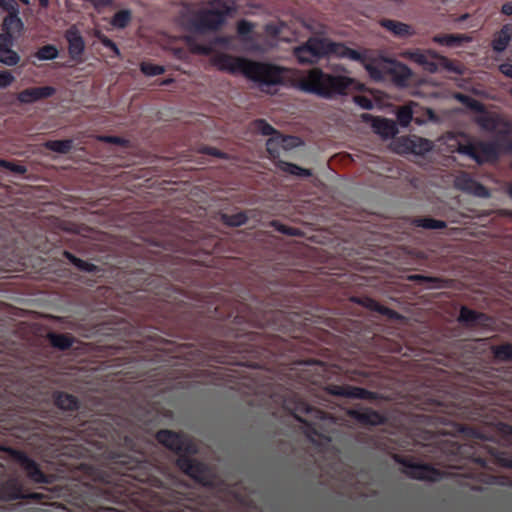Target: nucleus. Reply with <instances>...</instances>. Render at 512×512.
Masks as SVG:
<instances>
[{"label":"nucleus","mask_w":512,"mask_h":512,"mask_svg":"<svg viewBox=\"0 0 512 512\" xmlns=\"http://www.w3.org/2000/svg\"><path fill=\"white\" fill-rule=\"evenodd\" d=\"M123 445L134 453L117 455L114 460L118 476L106 481L104 499L131 501L145 512H218L210 508L199 496H194L187 482L176 477L167 480L173 487L157 475L159 471L144 459L141 446L143 441L128 435Z\"/></svg>","instance_id":"obj_1"},{"label":"nucleus","mask_w":512,"mask_h":512,"mask_svg":"<svg viewBox=\"0 0 512 512\" xmlns=\"http://www.w3.org/2000/svg\"><path fill=\"white\" fill-rule=\"evenodd\" d=\"M215 318L222 321L225 337L222 342L223 363H232L260 369L268 359L279 353L282 341L273 334L256 332L253 328L288 332L291 328L290 317L281 310H261L251 304L236 302L224 313L215 307Z\"/></svg>","instance_id":"obj_2"},{"label":"nucleus","mask_w":512,"mask_h":512,"mask_svg":"<svg viewBox=\"0 0 512 512\" xmlns=\"http://www.w3.org/2000/svg\"><path fill=\"white\" fill-rule=\"evenodd\" d=\"M156 441L178 456L175 461L176 467L193 482L210 491L224 490L223 480L216 475L212 467L203 461L192 458L198 454V446L190 436L183 432L161 429L156 432Z\"/></svg>","instance_id":"obj_3"},{"label":"nucleus","mask_w":512,"mask_h":512,"mask_svg":"<svg viewBox=\"0 0 512 512\" xmlns=\"http://www.w3.org/2000/svg\"><path fill=\"white\" fill-rule=\"evenodd\" d=\"M212 65L221 72L241 74L261 87H275L283 84L287 68L270 62H259L243 57L219 53L212 58Z\"/></svg>","instance_id":"obj_4"},{"label":"nucleus","mask_w":512,"mask_h":512,"mask_svg":"<svg viewBox=\"0 0 512 512\" xmlns=\"http://www.w3.org/2000/svg\"><path fill=\"white\" fill-rule=\"evenodd\" d=\"M353 83L354 80L350 77L330 75L319 68H313L298 79L297 88L322 99H333L338 95H345Z\"/></svg>","instance_id":"obj_5"},{"label":"nucleus","mask_w":512,"mask_h":512,"mask_svg":"<svg viewBox=\"0 0 512 512\" xmlns=\"http://www.w3.org/2000/svg\"><path fill=\"white\" fill-rule=\"evenodd\" d=\"M211 8H202L193 12L189 18L190 31L198 35H206L208 33H216L230 17L237 7L234 0H209Z\"/></svg>","instance_id":"obj_6"},{"label":"nucleus","mask_w":512,"mask_h":512,"mask_svg":"<svg viewBox=\"0 0 512 512\" xmlns=\"http://www.w3.org/2000/svg\"><path fill=\"white\" fill-rule=\"evenodd\" d=\"M442 452L445 454V465L453 468H459V460L464 458L478 465L482 469H488L487 457L477 454L476 448L472 445L458 444L456 442L443 443Z\"/></svg>","instance_id":"obj_7"},{"label":"nucleus","mask_w":512,"mask_h":512,"mask_svg":"<svg viewBox=\"0 0 512 512\" xmlns=\"http://www.w3.org/2000/svg\"><path fill=\"white\" fill-rule=\"evenodd\" d=\"M393 460L403 467V474L418 480L438 482L443 478V472L430 464L418 463L410 456L395 455Z\"/></svg>","instance_id":"obj_8"},{"label":"nucleus","mask_w":512,"mask_h":512,"mask_svg":"<svg viewBox=\"0 0 512 512\" xmlns=\"http://www.w3.org/2000/svg\"><path fill=\"white\" fill-rule=\"evenodd\" d=\"M292 54L300 65H315L327 56L326 38L312 36L308 41L293 48Z\"/></svg>","instance_id":"obj_9"},{"label":"nucleus","mask_w":512,"mask_h":512,"mask_svg":"<svg viewBox=\"0 0 512 512\" xmlns=\"http://www.w3.org/2000/svg\"><path fill=\"white\" fill-rule=\"evenodd\" d=\"M456 99L461 101V103L468 108H471L472 110L479 113V115L475 117V124L478 125L481 130L487 133H493L501 125V117L496 113L488 112L485 110V107H483L482 103L478 102L477 100L461 93L456 95Z\"/></svg>","instance_id":"obj_10"},{"label":"nucleus","mask_w":512,"mask_h":512,"mask_svg":"<svg viewBox=\"0 0 512 512\" xmlns=\"http://www.w3.org/2000/svg\"><path fill=\"white\" fill-rule=\"evenodd\" d=\"M406 58L417 63L429 73H435L438 65L452 71V62L444 56H439L437 52L431 50L413 49L406 52Z\"/></svg>","instance_id":"obj_11"},{"label":"nucleus","mask_w":512,"mask_h":512,"mask_svg":"<svg viewBox=\"0 0 512 512\" xmlns=\"http://www.w3.org/2000/svg\"><path fill=\"white\" fill-rule=\"evenodd\" d=\"M326 392L331 396L348 399H362L369 401L379 399V394L374 391L348 384H330L326 386Z\"/></svg>","instance_id":"obj_12"},{"label":"nucleus","mask_w":512,"mask_h":512,"mask_svg":"<svg viewBox=\"0 0 512 512\" xmlns=\"http://www.w3.org/2000/svg\"><path fill=\"white\" fill-rule=\"evenodd\" d=\"M293 417L297 419V421L301 422L308 428V432L318 436V430H316V423L311 421H307L304 418L301 417V415H305L310 417L311 419L318 420V421H325L327 417V413L317 409L313 406L308 405L306 402L298 399L297 402H295V408H293L292 412Z\"/></svg>","instance_id":"obj_13"},{"label":"nucleus","mask_w":512,"mask_h":512,"mask_svg":"<svg viewBox=\"0 0 512 512\" xmlns=\"http://www.w3.org/2000/svg\"><path fill=\"white\" fill-rule=\"evenodd\" d=\"M347 415L354 422L364 427L382 426L387 422V418L382 413L370 407H361L360 405L348 409Z\"/></svg>","instance_id":"obj_14"},{"label":"nucleus","mask_w":512,"mask_h":512,"mask_svg":"<svg viewBox=\"0 0 512 512\" xmlns=\"http://www.w3.org/2000/svg\"><path fill=\"white\" fill-rule=\"evenodd\" d=\"M253 129L254 131L264 135V136H275L267 140V152L272 157H276L279 154L277 147L279 144L283 145L285 141H287L286 137H282L276 131V129L269 124L265 119H257L253 121Z\"/></svg>","instance_id":"obj_15"},{"label":"nucleus","mask_w":512,"mask_h":512,"mask_svg":"<svg viewBox=\"0 0 512 512\" xmlns=\"http://www.w3.org/2000/svg\"><path fill=\"white\" fill-rule=\"evenodd\" d=\"M27 498L18 476H10L0 482V500L15 501Z\"/></svg>","instance_id":"obj_16"},{"label":"nucleus","mask_w":512,"mask_h":512,"mask_svg":"<svg viewBox=\"0 0 512 512\" xmlns=\"http://www.w3.org/2000/svg\"><path fill=\"white\" fill-rule=\"evenodd\" d=\"M456 188L475 197L487 199L490 191L482 183L476 181L468 173L464 172L456 178Z\"/></svg>","instance_id":"obj_17"},{"label":"nucleus","mask_w":512,"mask_h":512,"mask_svg":"<svg viewBox=\"0 0 512 512\" xmlns=\"http://www.w3.org/2000/svg\"><path fill=\"white\" fill-rule=\"evenodd\" d=\"M54 94L55 88L52 86L29 87L18 92L17 101L21 104H32L50 98Z\"/></svg>","instance_id":"obj_18"},{"label":"nucleus","mask_w":512,"mask_h":512,"mask_svg":"<svg viewBox=\"0 0 512 512\" xmlns=\"http://www.w3.org/2000/svg\"><path fill=\"white\" fill-rule=\"evenodd\" d=\"M326 51L329 55H334L339 58L349 59L357 63H364L366 60L365 54L347 47L343 43H335L326 39Z\"/></svg>","instance_id":"obj_19"},{"label":"nucleus","mask_w":512,"mask_h":512,"mask_svg":"<svg viewBox=\"0 0 512 512\" xmlns=\"http://www.w3.org/2000/svg\"><path fill=\"white\" fill-rule=\"evenodd\" d=\"M65 40L68 43V56L72 60L79 62L82 60L83 51H85V42L76 27L72 26L65 31Z\"/></svg>","instance_id":"obj_20"},{"label":"nucleus","mask_w":512,"mask_h":512,"mask_svg":"<svg viewBox=\"0 0 512 512\" xmlns=\"http://www.w3.org/2000/svg\"><path fill=\"white\" fill-rule=\"evenodd\" d=\"M379 25H381L382 28H385L387 31H389V33L396 38L406 39L408 37L415 35V31L413 30L411 25L405 24L397 20H390L384 18L381 21H379Z\"/></svg>","instance_id":"obj_21"},{"label":"nucleus","mask_w":512,"mask_h":512,"mask_svg":"<svg viewBox=\"0 0 512 512\" xmlns=\"http://www.w3.org/2000/svg\"><path fill=\"white\" fill-rule=\"evenodd\" d=\"M129 282H135L132 284V287L139 291H152L154 289V283L162 282V278L148 274L143 270H136L132 272Z\"/></svg>","instance_id":"obj_22"},{"label":"nucleus","mask_w":512,"mask_h":512,"mask_svg":"<svg viewBox=\"0 0 512 512\" xmlns=\"http://www.w3.org/2000/svg\"><path fill=\"white\" fill-rule=\"evenodd\" d=\"M53 403L56 408L63 412H75L79 410V400L76 398V396L66 391L54 392Z\"/></svg>","instance_id":"obj_23"},{"label":"nucleus","mask_w":512,"mask_h":512,"mask_svg":"<svg viewBox=\"0 0 512 512\" xmlns=\"http://www.w3.org/2000/svg\"><path fill=\"white\" fill-rule=\"evenodd\" d=\"M10 47H12V36L0 35V62L12 67L18 64L19 55Z\"/></svg>","instance_id":"obj_24"},{"label":"nucleus","mask_w":512,"mask_h":512,"mask_svg":"<svg viewBox=\"0 0 512 512\" xmlns=\"http://www.w3.org/2000/svg\"><path fill=\"white\" fill-rule=\"evenodd\" d=\"M353 301L365 306V308H367L368 310L383 315L389 319L397 320L399 319V317H401L397 311H394L380 304L379 302L370 297L354 298Z\"/></svg>","instance_id":"obj_25"},{"label":"nucleus","mask_w":512,"mask_h":512,"mask_svg":"<svg viewBox=\"0 0 512 512\" xmlns=\"http://www.w3.org/2000/svg\"><path fill=\"white\" fill-rule=\"evenodd\" d=\"M512 40V25L504 24L503 27L498 30L492 39V50L497 53H502L507 49Z\"/></svg>","instance_id":"obj_26"},{"label":"nucleus","mask_w":512,"mask_h":512,"mask_svg":"<svg viewBox=\"0 0 512 512\" xmlns=\"http://www.w3.org/2000/svg\"><path fill=\"white\" fill-rule=\"evenodd\" d=\"M487 319L488 317L485 313L477 312L467 308L466 306H462L461 311H459L458 321L467 327L482 325V323L486 322Z\"/></svg>","instance_id":"obj_27"},{"label":"nucleus","mask_w":512,"mask_h":512,"mask_svg":"<svg viewBox=\"0 0 512 512\" xmlns=\"http://www.w3.org/2000/svg\"><path fill=\"white\" fill-rule=\"evenodd\" d=\"M478 153L479 159H481V165L494 162L499 157V145L497 142L493 141H479Z\"/></svg>","instance_id":"obj_28"},{"label":"nucleus","mask_w":512,"mask_h":512,"mask_svg":"<svg viewBox=\"0 0 512 512\" xmlns=\"http://www.w3.org/2000/svg\"><path fill=\"white\" fill-rule=\"evenodd\" d=\"M48 341H50L53 348L66 351L73 346L74 337L69 333L50 332L48 334Z\"/></svg>","instance_id":"obj_29"},{"label":"nucleus","mask_w":512,"mask_h":512,"mask_svg":"<svg viewBox=\"0 0 512 512\" xmlns=\"http://www.w3.org/2000/svg\"><path fill=\"white\" fill-rule=\"evenodd\" d=\"M23 29V22L18 17V10L8 11V16L3 20V31L0 35H9L12 37L13 33H18Z\"/></svg>","instance_id":"obj_30"},{"label":"nucleus","mask_w":512,"mask_h":512,"mask_svg":"<svg viewBox=\"0 0 512 512\" xmlns=\"http://www.w3.org/2000/svg\"><path fill=\"white\" fill-rule=\"evenodd\" d=\"M372 127L375 129L376 134L385 138L391 137L396 133V126L393 121L388 118L373 119Z\"/></svg>","instance_id":"obj_31"},{"label":"nucleus","mask_w":512,"mask_h":512,"mask_svg":"<svg viewBox=\"0 0 512 512\" xmlns=\"http://www.w3.org/2000/svg\"><path fill=\"white\" fill-rule=\"evenodd\" d=\"M465 40L462 34H439L432 37V42L445 47H459Z\"/></svg>","instance_id":"obj_32"},{"label":"nucleus","mask_w":512,"mask_h":512,"mask_svg":"<svg viewBox=\"0 0 512 512\" xmlns=\"http://www.w3.org/2000/svg\"><path fill=\"white\" fill-rule=\"evenodd\" d=\"M62 255H64L65 259H67V261L70 262V264H72L73 266H75L76 269L82 272L96 273L99 271L97 265L83 261L71 252L64 251L62 252Z\"/></svg>","instance_id":"obj_33"},{"label":"nucleus","mask_w":512,"mask_h":512,"mask_svg":"<svg viewBox=\"0 0 512 512\" xmlns=\"http://www.w3.org/2000/svg\"><path fill=\"white\" fill-rule=\"evenodd\" d=\"M493 359L499 362H512V343L492 345L490 347Z\"/></svg>","instance_id":"obj_34"},{"label":"nucleus","mask_w":512,"mask_h":512,"mask_svg":"<svg viewBox=\"0 0 512 512\" xmlns=\"http://www.w3.org/2000/svg\"><path fill=\"white\" fill-rule=\"evenodd\" d=\"M278 167L282 172L294 177L308 178L312 176V171H310V169H306L294 163L281 161L279 162Z\"/></svg>","instance_id":"obj_35"},{"label":"nucleus","mask_w":512,"mask_h":512,"mask_svg":"<svg viewBox=\"0 0 512 512\" xmlns=\"http://www.w3.org/2000/svg\"><path fill=\"white\" fill-rule=\"evenodd\" d=\"M131 22L132 12L128 9H122L115 12L114 16L109 20V24H111L112 28L120 30L126 29Z\"/></svg>","instance_id":"obj_36"},{"label":"nucleus","mask_w":512,"mask_h":512,"mask_svg":"<svg viewBox=\"0 0 512 512\" xmlns=\"http://www.w3.org/2000/svg\"><path fill=\"white\" fill-rule=\"evenodd\" d=\"M45 148L58 154H67L73 149V140H48L45 142Z\"/></svg>","instance_id":"obj_37"},{"label":"nucleus","mask_w":512,"mask_h":512,"mask_svg":"<svg viewBox=\"0 0 512 512\" xmlns=\"http://www.w3.org/2000/svg\"><path fill=\"white\" fill-rule=\"evenodd\" d=\"M414 225L426 230H442L446 228V222L430 217H418L414 219Z\"/></svg>","instance_id":"obj_38"},{"label":"nucleus","mask_w":512,"mask_h":512,"mask_svg":"<svg viewBox=\"0 0 512 512\" xmlns=\"http://www.w3.org/2000/svg\"><path fill=\"white\" fill-rule=\"evenodd\" d=\"M410 77H412V71L404 64H398V66L393 69V81L399 86L407 85Z\"/></svg>","instance_id":"obj_39"},{"label":"nucleus","mask_w":512,"mask_h":512,"mask_svg":"<svg viewBox=\"0 0 512 512\" xmlns=\"http://www.w3.org/2000/svg\"><path fill=\"white\" fill-rule=\"evenodd\" d=\"M34 56H36L39 61L53 60L59 56V50H57V47L54 46V44H46L37 49Z\"/></svg>","instance_id":"obj_40"},{"label":"nucleus","mask_w":512,"mask_h":512,"mask_svg":"<svg viewBox=\"0 0 512 512\" xmlns=\"http://www.w3.org/2000/svg\"><path fill=\"white\" fill-rule=\"evenodd\" d=\"M223 224L228 227H239L243 226L248 222V215L244 212H239L235 214H223L222 215Z\"/></svg>","instance_id":"obj_41"},{"label":"nucleus","mask_w":512,"mask_h":512,"mask_svg":"<svg viewBox=\"0 0 512 512\" xmlns=\"http://www.w3.org/2000/svg\"><path fill=\"white\" fill-rule=\"evenodd\" d=\"M93 37L97 38L98 42L101 43L106 49L110 50L112 52V56L115 58H119V49L118 46L115 44L112 39L105 36L101 31L95 30L93 32Z\"/></svg>","instance_id":"obj_42"},{"label":"nucleus","mask_w":512,"mask_h":512,"mask_svg":"<svg viewBox=\"0 0 512 512\" xmlns=\"http://www.w3.org/2000/svg\"><path fill=\"white\" fill-rule=\"evenodd\" d=\"M140 72L147 77L160 76L165 73V68L158 64L142 62L140 64Z\"/></svg>","instance_id":"obj_43"},{"label":"nucleus","mask_w":512,"mask_h":512,"mask_svg":"<svg viewBox=\"0 0 512 512\" xmlns=\"http://www.w3.org/2000/svg\"><path fill=\"white\" fill-rule=\"evenodd\" d=\"M237 35H239L240 39L243 41H247L251 39V33L254 30V24L250 23L247 20H240L237 22Z\"/></svg>","instance_id":"obj_44"},{"label":"nucleus","mask_w":512,"mask_h":512,"mask_svg":"<svg viewBox=\"0 0 512 512\" xmlns=\"http://www.w3.org/2000/svg\"><path fill=\"white\" fill-rule=\"evenodd\" d=\"M477 142L476 143H466L464 145L459 146V152L461 154L470 157L473 161L480 165L479 153L477 152Z\"/></svg>","instance_id":"obj_45"},{"label":"nucleus","mask_w":512,"mask_h":512,"mask_svg":"<svg viewBox=\"0 0 512 512\" xmlns=\"http://www.w3.org/2000/svg\"><path fill=\"white\" fill-rule=\"evenodd\" d=\"M362 66H364L365 71H367L368 76L375 81L382 80V71L374 64L372 61L365 60L364 62H359Z\"/></svg>","instance_id":"obj_46"},{"label":"nucleus","mask_w":512,"mask_h":512,"mask_svg":"<svg viewBox=\"0 0 512 512\" xmlns=\"http://www.w3.org/2000/svg\"><path fill=\"white\" fill-rule=\"evenodd\" d=\"M0 168L6 169L16 175H24L27 171L25 166L7 161L5 159H0Z\"/></svg>","instance_id":"obj_47"},{"label":"nucleus","mask_w":512,"mask_h":512,"mask_svg":"<svg viewBox=\"0 0 512 512\" xmlns=\"http://www.w3.org/2000/svg\"><path fill=\"white\" fill-rule=\"evenodd\" d=\"M397 119L401 126H408L412 121V110L408 107L401 108L398 110Z\"/></svg>","instance_id":"obj_48"},{"label":"nucleus","mask_w":512,"mask_h":512,"mask_svg":"<svg viewBox=\"0 0 512 512\" xmlns=\"http://www.w3.org/2000/svg\"><path fill=\"white\" fill-rule=\"evenodd\" d=\"M97 13L103 12L107 8L113 7V0H86Z\"/></svg>","instance_id":"obj_49"},{"label":"nucleus","mask_w":512,"mask_h":512,"mask_svg":"<svg viewBox=\"0 0 512 512\" xmlns=\"http://www.w3.org/2000/svg\"><path fill=\"white\" fill-rule=\"evenodd\" d=\"M100 141L120 147H125L127 145V140L117 135H103L100 137Z\"/></svg>","instance_id":"obj_50"},{"label":"nucleus","mask_w":512,"mask_h":512,"mask_svg":"<svg viewBox=\"0 0 512 512\" xmlns=\"http://www.w3.org/2000/svg\"><path fill=\"white\" fill-rule=\"evenodd\" d=\"M272 225H273V227H275L276 231H278L282 234H286L288 236H298V232H299L298 228L286 226L276 220L272 222Z\"/></svg>","instance_id":"obj_51"},{"label":"nucleus","mask_w":512,"mask_h":512,"mask_svg":"<svg viewBox=\"0 0 512 512\" xmlns=\"http://www.w3.org/2000/svg\"><path fill=\"white\" fill-rule=\"evenodd\" d=\"M15 77L8 70H0V90L10 87Z\"/></svg>","instance_id":"obj_52"},{"label":"nucleus","mask_w":512,"mask_h":512,"mask_svg":"<svg viewBox=\"0 0 512 512\" xmlns=\"http://www.w3.org/2000/svg\"><path fill=\"white\" fill-rule=\"evenodd\" d=\"M489 455L493 458H495V460L498 461V463H500L501 465H503V467H507L509 469L512 470V459H507L505 457H502L498 454V451L495 450L494 448H489Z\"/></svg>","instance_id":"obj_53"},{"label":"nucleus","mask_w":512,"mask_h":512,"mask_svg":"<svg viewBox=\"0 0 512 512\" xmlns=\"http://www.w3.org/2000/svg\"><path fill=\"white\" fill-rule=\"evenodd\" d=\"M203 152L206 155L214 156L218 159H226V153H224L214 147H211V146L204 147Z\"/></svg>","instance_id":"obj_54"},{"label":"nucleus","mask_w":512,"mask_h":512,"mask_svg":"<svg viewBox=\"0 0 512 512\" xmlns=\"http://www.w3.org/2000/svg\"><path fill=\"white\" fill-rule=\"evenodd\" d=\"M0 9H3L6 12L18 10L15 0H0Z\"/></svg>","instance_id":"obj_55"},{"label":"nucleus","mask_w":512,"mask_h":512,"mask_svg":"<svg viewBox=\"0 0 512 512\" xmlns=\"http://www.w3.org/2000/svg\"><path fill=\"white\" fill-rule=\"evenodd\" d=\"M356 103H358L359 106H361V108H364V109H372L373 108V102H371V100L369 98H367L366 96H356Z\"/></svg>","instance_id":"obj_56"},{"label":"nucleus","mask_w":512,"mask_h":512,"mask_svg":"<svg viewBox=\"0 0 512 512\" xmlns=\"http://www.w3.org/2000/svg\"><path fill=\"white\" fill-rule=\"evenodd\" d=\"M408 279L411 281H414V282H429V283L437 282V278H432V277L424 276V275H420V274L411 275V276H409Z\"/></svg>","instance_id":"obj_57"},{"label":"nucleus","mask_w":512,"mask_h":512,"mask_svg":"<svg viewBox=\"0 0 512 512\" xmlns=\"http://www.w3.org/2000/svg\"><path fill=\"white\" fill-rule=\"evenodd\" d=\"M498 71H500L504 76L512 79V64L502 63L498 66Z\"/></svg>","instance_id":"obj_58"},{"label":"nucleus","mask_w":512,"mask_h":512,"mask_svg":"<svg viewBox=\"0 0 512 512\" xmlns=\"http://www.w3.org/2000/svg\"><path fill=\"white\" fill-rule=\"evenodd\" d=\"M501 14L512 16V2L504 3L503 6H501Z\"/></svg>","instance_id":"obj_59"},{"label":"nucleus","mask_w":512,"mask_h":512,"mask_svg":"<svg viewBox=\"0 0 512 512\" xmlns=\"http://www.w3.org/2000/svg\"><path fill=\"white\" fill-rule=\"evenodd\" d=\"M93 512H119V510L113 508V507H99L97 510Z\"/></svg>","instance_id":"obj_60"},{"label":"nucleus","mask_w":512,"mask_h":512,"mask_svg":"<svg viewBox=\"0 0 512 512\" xmlns=\"http://www.w3.org/2000/svg\"><path fill=\"white\" fill-rule=\"evenodd\" d=\"M38 1H39L40 7H42V8H47L49 5V0H38Z\"/></svg>","instance_id":"obj_61"},{"label":"nucleus","mask_w":512,"mask_h":512,"mask_svg":"<svg viewBox=\"0 0 512 512\" xmlns=\"http://www.w3.org/2000/svg\"><path fill=\"white\" fill-rule=\"evenodd\" d=\"M18 1H20V3H22L23 5H26V6H29V4H30L29 0H18Z\"/></svg>","instance_id":"obj_62"},{"label":"nucleus","mask_w":512,"mask_h":512,"mask_svg":"<svg viewBox=\"0 0 512 512\" xmlns=\"http://www.w3.org/2000/svg\"><path fill=\"white\" fill-rule=\"evenodd\" d=\"M198 51H199V52H201V53L206 54V53H207V48H205V47H200V48H198Z\"/></svg>","instance_id":"obj_63"},{"label":"nucleus","mask_w":512,"mask_h":512,"mask_svg":"<svg viewBox=\"0 0 512 512\" xmlns=\"http://www.w3.org/2000/svg\"><path fill=\"white\" fill-rule=\"evenodd\" d=\"M508 195H509V197H511V199H512V184H511V185H509V187H508Z\"/></svg>","instance_id":"obj_64"}]
</instances>
